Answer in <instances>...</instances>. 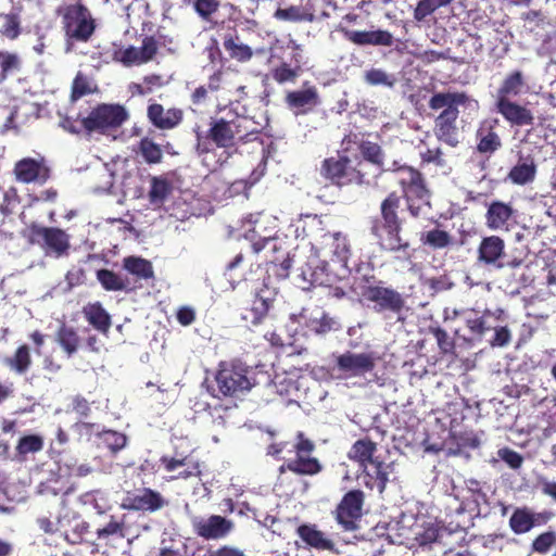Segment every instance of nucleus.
Instances as JSON below:
<instances>
[{
  "mask_svg": "<svg viewBox=\"0 0 556 556\" xmlns=\"http://www.w3.org/2000/svg\"><path fill=\"white\" fill-rule=\"evenodd\" d=\"M379 212V217L374 218L369 227L377 248L381 252L395 255L397 260H410L413 249L410 241L403 236L400 194L390 192L381 201Z\"/></svg>",
  "mask_w": 556,
  "mask_h": 556,
  "instance_id": "nucleus-1",
  "label": "nucleus"
},
{
  "mask_svg": "<svg viewBox=\"0 0 556 556\" xmlns=\"http://www.w3.org/2000/svg\"><path fill=\"white\" fill-rule=\"evenodd\" d=\"M299 222L303 224L302 235L314 240L312 249L316 260L311 262L313 269H321L324 265L327 268H331L330 261L346 266L352 254L351 243L346 233L326 231L321 215L300 214Z\"/></svg>",
  "mask_w": 556,
  "mask_h": 556,
  "instance_id": "nucleus-2",
  "label": "nucleus"
},
{
  "mask_svg": "<svg viewBox=\"0 0 556 556\" xmlns=\"http://www.w3.org/2000/svg\"><path fill=\"white\" fill-rule=\"evenodd\" d=\"M244 238L251 242L254 253H258L269 248L274 253L269 263L274 265L276 275L286 278L292 265V260L283 250L281 242L277 238V219L263 212L251 214L245 223Z\"/></svg>",
  "mask_w": 556,
  "mask_h": 556,
  "instance_id": "nucleus-3",
  "label": "nucleus"
},
{
  "mask_svg": "<svg viewBox=\"0 0 556 556\" xmlns=\"http://www.w3.org/2000/svg\"><path fill=\"white\" fill-rule=\"evenodd\" d=\"M392 175V179L400 187L410 217L419 218L431 210V190L428 187L425 175L417 168L399 161H393L386 169Z\"/></svg>",
  "mask_w": 556,
  "mask_h": 556,
  "instance_id": "nucleus-4",
  "label": "nucleus"
},
{
  "mask_svg": "<svg viewBox=\"0 0 556 556\" xmlns=\"http://www.w3.org/2000/svg\"><path fill=\"white\" fill-rule=\"evenodd\" d=\"M320 175L337 187L368 186L377 177L359 156L340 155L326 157L321 162Z\"/></svg>",
  "mask_w": 556,
  "mask_h": 556,
  "instance_id": "nucleus-5",
  "label": "nucleus"
},
{
  "mask_svg": "<svg viewBox=\"0 0 556 556\" xmlns=\"http://www.w3.org/2000/svg\"><path fill=\"white\" fill-rule=\"evenodd\" d=\"M469 97L465 92H435L429 99L428 105L432 111L442 110L434 119V134L440 141L451 147L458 144L457 119L459 105H466Z\"/></svg>",
  "mask_w": 556,
  "mask_h": 556,
  "instance_id": "nucleus-6",
  "label": "nucleus"
},
{
  "mask_svg": "<svg viewBox=\"0 0 556 556\" xmlns=\"http://www.w3.org/2000/svg\"><path fill=\"white\" fill-rule=\"evenodd\" d=\"M56 13L61 18L66 51H71L75 43H86L91 39L97 27L96 20L81 0L59 7Z\"/></svg>",
  "mask_w": 556,
  "mask_h": 556,
  "instance_id": "nucleus-7",
  "label": "nucleus"
},
{
  "mask_svg": "<svg viewBox=\"0 0 556 556\" xmlns=\"http://www.w3.org/2000/svg\"><path fill=\"white\" fill-rule=\"evenodd\" d=\"M361 281V295L374 304L375 312L400 314L405 307L403 295L391 287H384L375 275H364Z\"/></svg>",
  "mask_w": 556,
  "mask_h": 556,
  "instance_id": "nucleus-8",
  "label": "nucleus"
},
{
  "mask_svg": "<svg viewBox=\"0 0 556 556\" xmlns=\"http://www.w3.org/2000/svg\"><path fill=\"white\" fill-rule=\"evenodd\" d=\"M218 394L213 396H238L254 386L249 377L248 367L240 361L220 362L215 374Z\"/></svg>",
  "mask_w": 556,
  "mask_h": 556,
  "instance_id": "nucleus-9",
  "label": "nucleus"
},
{
  "mask_svg": "<svg viewBox=\"0 0 556 556\" xmlns=\"http://www.w3.org/2000/svg\"><path fill=\"white\" fill-rule=\"evenodd\" d=\"M127 118L128 112L123 105L102 103L81 119V126L89 135H108L119 128Z\"/></svg>",
  "mask_w": 556,
  "mask_h": 556,
  "instance_id": "nucleus-10",
  "label": "nucleus"
},
{
  "mask_svg": "<svg viewBox=\"0 0 556 556\" xmlns=\"http://www.w3.org/2000/svg\"><path fill=\"white\" fill-rule=\"evenodd\" d=\"M27 230L28 241L39 245L46 255L59 258L68 254L71 248L70 236L63 229L33 223Z\"/></svg>",
  "mask_w": 556,
  "mask_h": 556,
  "instance_id": "nucleus-11",
  "label": "nucleus"
},
{
  "mask_svg": "<svg viewBox=\"0 0 556 556\" xmlns=\"http://www.w3.org/2000/svg\"><path fill=\"white\" fill-rule=\"evenodd\" d=\"M315 444L303 433H299L298 442L294 444L295 456L285 462L280 466V473L290 471L299 476H316L323 470V465L318 458L312 456Z\"/></svg>",
  "mask_w": 556,
  "mask_h": 556,
  "instance_id": "nucleus-12",
  "label": "nucleus"
},
{
  "mask_svg": "<svg viewBox=\"0 0 556 556\" xmlns=\"http://www.w3.org/2000/svg\"><path fill=\"white\" fill-rule=\"evenodd\" d=\"M365 493L359 489L350 490L336 506L332 515L344 531H355L363 516Z\"/></svg>",
  "mask_w": 556,
  "mask_h": 556,
  "instance_id": "nucleus-13",
  "label": "nucleus"
},
{
  "mask_svg": "<svg viewBox=\"0 0 556 556\" xmlns=\"http://www.w3.org/2000/svg\"><path fill=\"white\" fill-rule=\"evenodd\" d=\"M233 131L236 130L232 129L231 122L225 118L212 119L205 136L197 131V151L201 154L208 153L211 151L210 142L223 149L235 147Z\"/></svg>",
  "mask_w": 556,
  "mask_h": 556,
  "instance_id": "nucleus-14",
  "label": "nucleus"
},
{
  "mask_svg": "<svg viewBox=\"0 0 556 556\" xmlns=\"http://www.w3.org/2000/svg\"><path fill=\"white\" fill-rule=\"evenodd\" d=\"M376 367V357L374 353H353L345 352L336 358L333 369L338 372V378L349 379L363 377L371 372Z\"/></svg>",
  "mask_w": 556,
  "mask_h": 556,
  "instance_id": "nucleus-15",
  "label": "nucleus"
},
{
  "mask_svg": "<svg viewBox=\"0 0 556 556\" xmlns=\"http://www.w3.org/2000/svg\"><path fill=\"white\" fill-rule=\"evenodd\" d=\"M266 290L251 292L239 305V315L247 326H258L268 316L273 299L266 296Z\"/></svg>",
  "mask_w": 556,
  "mask_h": 556,
  "instance_id": "nucleus-16",
  "label": "nucleus"
},
{
  "mask_svg": "<svg viewBox=\"0 0 556 556\" xmlns=\"http://www.w3.org/2000/svg\"><path fill=\"white\" fill-rule=\"evenodd\" d=\"M193 532L206 540H220L226 538L235 528L232 520L220 515H210L208 517L195 516L191 519Z\"/></svg>",
  "mask_w": 556,
  "mask_h": 556,
  "instance_id": "nucleus-17",
  "label": "nucleus"
},
{
  "mask_svg": "<svg viewBox=\"0 0 556 556\" xmlns=\"http://www.w3.org/2000/svg\"><path fill=\"white\" fill-rule=\"evenodd\" d=\"M13 175L17 182L43 185L50 179L51 169L42 157H23L14 164Z\"/></svg>",
  "mask_w": 556,
  "mask_h": 556,
  "instance_id": "nucleus-18",
  "label": "nucleus"
},
{
  "mask_svg": "<svg viewBox=\"0 0 556 556\" xmlns=\"http://www.w3.org/2000/svg\"><path fill=\"white\" fill-rule=\"evenodd\" d=\"M167 505V501L159 492L150 488H141L128 493L124 498L123 508L134 511L154 513Z\"/></svg>",
  "mask_w": 556,
  "mask_h": 556,
  "instance_id": "nucleus-19",
  "label": "nucleus"
},
{
  "mask_svg": "<svg viewBox=\"0 0 556 556\" xmlns=\"http://www.w3.org/2000/svg\"><path fill=\"white\" fill-rule=\"evenodd\" d=\"M511 203L494 200L486 205L485 226L494 231H509L517 223Z\"/></svg>",
  "mask_w": 556,
  "mask_h": 556,
  "instance_id": "nucleus-20",
  "label": "nucleus"
},
{
  "mask_svg": "<svg viewBox=\"0 0 556 556\" xmlns=\"http://www.w3.org/2000/svg\"><path fill=\"white\" fill-rule=\"evenodd\" d=\"M161 466L167 472H173L178 468L182 470L170 477V480H188L190 478H200L202 475L201 463L192 457L191 454L176 452L174 456H162L160 458Z\"/></svg>",
  "mask_w": 556,
  "mask_h": 556,
  "instance_id": "nucleus-21",
  "label": "nucleus"
},
{
  "mask_svg": "<svg viewBox=\"0 0 556 556\" xmlns=\"http://www.w3.org/2000/svg\"><path fill=\"white\" fill-rule=\"evenodd\" d=\"M505 248V241L500 236L491 235L483 237L477 248V264L502 268L504 266L502 261L506 255Z\"/></svg>",
  "mask_w": 556,
  "mask_h": 556,
  "instance_id": "nucleus-22",
  "label": "nucleus"
},
{
  "mask_svg": "<svg viewBox=\"0 0 556 556\" xmlns=\"http://www.w3.org/2000/svg\"><path fill=\"white\" fill-rule=\"evenodd\" d=\"M495 110L510 126L525 127L534 124V115L527 104L514 100L494 101Z\"/></svg>",
  "mask_w": 556,
  "mask_h": 556,
  "instance_id": "nucleus-23",
  "label": "nucleus"
},
{
  "mask_svg": "<svg viewBox=\"0 0 556 556\" xmlns=\"http://www.w3.org/2000/svg\"><path fill=\"white\" fill-rule=\"evenodd\" d=\"M285 103L295 115H305L319 105L320 99L317 88L308 86L287 92Z\"/></svg>",
  "mask_w": 556,
  "mask_h": 556,
  "instance_id": "nucleus-24",
  "label": "nucleus"
},
{
  "mask_svg": "<svg viewBox=\"0 0 556 556\" xmlns=\"http://www.w3.org/2000/svg\"><path fill=\"white\" fill-rule=\"evenodd\" d=\"M500 126L497 117L482 119L476 132L477 151L482 154H492L502 147V139L496 132Z\"/></svg>",
  "mask_w": 556,
  "mask_h": 556,
  "instance_id": "nucleus-25",
  "label": "nucleus"
},
{
  "mask_svg": "<svg viewBox=\"0 0 556 556\" xmlns=\"http://www.w3.org/2000/svg\"><path fill=\"white\" fill-rule=\"evenodd\" d=\"M149 122L160 130H170L181 124L184 111L178 108L165 110L160 103H151L147 109Z\"/></svg>",
  "mask_w": 556,
  "mask_h": 556,
  "instance_id": "nucleus-26",
  "label": "nucleus"
},
{
  "mask_svg": "<svg viewBox=\"0 0 556 556\" xmlns=\"http://www.w3.org/2000/svg\"><path fill=\"white\" fill-rule=\"evenodd\" d=\"M529 90L526 74L520 70L510 71L505 75L495 93V101L514 100Z\"/></svg>",
  "mask_w": 556,
  "mask_h": 556,
  "instance_id": "nucleus-27",
  "label": "nucleus"
},
{
  "mask_svg": "<svg viewBox=\"0 0 556 556\" xmlns=\"http://www.w3.org/2000/svg\"><path fill=\"white\" fill-rule=\"evenodd\" d=\"M312 281L327 289V295L336 300H342L346 296V291L340 283L342 279L333 273L331 268L321 267V269H313Z\"/></svg>",
  "mask_w": 556,
  "mask_h": 556,
  "instance_id": "nucleus-28",
  "label": "nucleus"
},
{
  "mask_svg": "<svg viewBox=\"0 0 556 556\" xmlns=\"http://www.w3.org/2000/svg\"><path fill=\"white\" fill-rule=\"evenodd\" d=\"M96 278L101 287L108 292H132L138 288H141V285H135L128 277H124L114 270L108 268H100L96 271Z\"/></svg>",
  "mask_w": 556,
  "mask_h": 556,
  "instance_id": "nucleus-29",
  "label": "nucleus"
},
{
  "mask_svg": "<svg viewBox=\"0 0 556 556\" xmlns=\"http://www.w3.org/2000/svg\"><path fill=\"white\" fill-rule=\"evenodd\" d=\"M81 313L93 329L104 336L109 333L112 326V318L99 301L84 305Z\"/></svg>",
  "mask_w": 556,
  "mask_h": 556,
  "instance_id": "nucleus-30",
  "label": "nucleus"
},
{
  "mask_svg": "<svg viewBox=\"0 0 556 556\" xmlns=\"http://www.w3.org/2000/svg\"><path fill=\"white\" fill-rule=\"evenodd\" d=\"M377 452V443L366 437L356 440L348 452V458L358 465L362 470H366L368 465L374 462Z\"/></svg>",
  "mask_w": 556,
  "mask_h": 556,
  "instance_id": "nucleus-31",
  "label": "nucleus"
},
{
  "mask_svg": "<svg viewBox=\"0 0 556 556\" xmlns=\"http://www.w3.org/2000/svg\"><path fill=\"white\" fill-rule=\"evenodd\" d=\"M274 17L279 21L291 23H313L316 20L315 10L311 0H305V3H302L301 5L278 8L274 13Z\"/></svg>",
  "mask_w": 556,
  "mask_h": 556,
  "instance_id": "nucleus-32",
  "label": "nucleus"
},
{
  "mask_svg": "<svg viewBox=\"0 0 556 556\" xmlns=\"http://www.w3.org/2000/svg\"><path fill=\"white\" fill-rule=\"evenodd\" d=\"M369 465L371 469L366 468L363 470L365 478L366 488L374 490L376 489L380 494L384 492L389 482L390 465L376 458Z\"/></svg>",
  "mask_w": 556,
  "mask_h": 556,
  "instance_id": "nucleus-33",
  "label": "nucleus"
},
{
  "mask_svg": "<svg viewBox=\"0 0 556 556\" xmlns=\"http://www.w3.org/2000/svg\"><path fill=\"white\" fill-rule=\"evenodd\" d=\"M358 150L362 155L361 161H365L370 170H374L377 176L381 172H386L384 165V152L382 148L377 143L369 140H362L358 143Z\"/></svg>",
  "mask_w": 556,
  "mask_h": 556,
  "instance_id": "nucleus-34",
  "label": "nucleus"
},
{
  "mask_svg": "<svg viewBox=\"0 0 556 556\" xmlns=\"http://www.w3.org/2000/svg\"><path fill=\"white\" fill-rule=\"evenodd\" d=\"M123 268L132 275V283L138 285L140 280L153 278L154 271L150 261L139 256H127L123 260Z\"/></svg>",
  "mask_w": 556,
  "mask_h": 556,
  "instance_id": "nucleus-35",
  "label": "nucleus"
},
{
  "mask_svg": "<svg viewBox=\"0 0 556 556\" xmlns=\"http://www.w3.org/2000/svg\"><path fill=\"white\" fill-rule=\"evenodd\" d=\"M223 46L228 52L229 58L238 62H248L253 56L251 47L242 43L237 34H225L223 38Z\"/></svg>",
  "mask_w": 556,
  "mask_h": 556,
  "instance_id": "nucleus-36",
  "label": "nucleus"
},
{
  "mask_svg": "<svg viewBox=\"0 0 556 556\" xmlns=\"http://www.w3.org/2000/svg\"><path fill=\"white\" fill-rule=\"evenodd\" d=\"M89 532V523L78 516L68 519L65 516L64 528L61 535L70 544H79L84 541L85 535Z\"/></svg>",
  "mask_w": 556,
  "mask_h": 556,
  "instance_id": "nucleus-37",
  "label": "nucleus"
},
{
  "mask_svg": "<svg viewBox=\"0 0 556 556\" xmlns=\"http://www.w3.org/2000/svg\"><path fill=\"white\" fill-rule=\"evenodd\" d=\"M126 444L127 437L122 432L110 429H102L97 432V447L106 448L113 455L122 451L126 446Z\"/></svg>",
  "mask_w": 556,
  "mask_h": 556,
  "instance_id": "nucleus-38",
  "label": "nucleus"
},
{
  "mask_svg": "<svg viewBox=\"0 0 556 556\" xmlns=\"http://www.w3.org/2000/svg\"><path fill=\"white\" fill-rule=\"evenodd\" d=\"M419 241L433 251L447 249L454 243L451 233L438 227L420 232Z\"/></svg>",
  "mask_w": 556,
  "mask_h": 556,
  "instance_id": "nucleus-39",
  "label": "nucleus"
},
{
  "mask_svg": "<svg viewBox=\"0 0 556 556\" xmlns=\"http://www.w3.org/2000/svg\"><path fill=\"white\" fill-rule=\"evenodd\" d=\"M536 175V165L532 159L518 162L507 174V180L514 185L525 186L534 180Z\"/></svg>",
  "mask_w": 556,
  "mask_h": 556,
  "instance_id": "nucleus-40",
  "label": "nucleus"
},
{
  "mask_svg": "<svg viewBox=\"0 0 556 556\" xmlns=\"http://www.w3.org/2000/svg\"><path fill=\"white\" fill-rule=\"evenodd\" d=\"M55 341L68 356L75 354L80 346V337L77 330L66 324H62L56 330Z\"/></svg>",
  "mask_w": 556,
  "mask_h": 556,
  "instance_id": "nucleus-41",
  "label": "nucleus"
},
{
  "mask_svg": "<svg viewBox=\"0 0 556 556\" xmlns=\"http://www.w3.org/2000/svg\"><path fill=\"white\" fill-rule=\"evenodd\" d=\"M173 191L172 182L163 176H153L150 179V190L148 193L151 204L161 206Z\"/></svg>",
  "mask_w": 556,
  "mask_h": 556,
  "instance_id": "nucleus-42",
  "label": "nucleus"
},
{
  "mask_svg": "<svg viewBox=\"0 0 556 556\" xmlns=\"http://www.w3.org/2000/svg\"><path fill=\"white\" fill-rule=\"evenodd\" d=\"M299 536L309 546L318 549H331L333 543L315 526L302 525L298 528Z\"/></svg>",
  "mask_w": 556,
  "mask_h": 556,
  "instance_id": "nucleus-43",
  "label": "nucleus"
},
{
  "mask_svg": "<svg viewBox=\"0 0 556 556\" xmlns=\"http://www.w3.org/2000/svg\"><path fill=\"white\" fill-rule=\"evenodd\" d=\"M535 523V515L527 507L516 508L509 519V527L516 534L530 531Z\"/></svg>",
  "mask_w": 556,
  "mask_h": 556,
  "instance_id": "nucleus-44",
  "label": "nucleus"
},
{
  "mask_svg": "<svg viewBox=\"0 0 556 556\" xmlns=\"http://www.w3.org/2000/svg\"><path fill=\"white\" fill-rule=\"evenodd\" d=\"M302 73V67L300 64L291 65L287 62H281L280 64L271 67L269 75L270 77L279 85L285 84H294L299 76Z\"/></svg>",
  "mask_w": 556,
  "mask_h": 556,
  "instance_id": "nucleus-45",
  "label": "nucleus"
},
{
  "mask_svg": "<svg viewBox=\"0 0 556 556\" xmlns=\"http://www.w3.org/2000/svg\"><path fill=\"white\" fill-rule=\"evenodd\" d=\"M22 70V59L15 52L0 51V84L17 75Z\"/></svg>",
  "mask_w": 556,
  "mask_h": 556,
  "instance_id": "nucleus-46",
  "label": "nucleus"
},
{
  "mask_svg": "<svg viewBox=\"0 0 556 556\" xmlns=\"http://www.w3.org/2000/svg\"><path fill=\"white\" fill-rule=\"evenodd\" d=\"M43 448V439L38 434H27L22 437L15 447L13 459L23 462L29 453H37Z\"/></svg>",
  "mask_w": 556,
  "mask_h": 556,
  "instance_id": "nucleus-47",
  "label": "nucleus"
},
{
  "mask_svg": "<svg viewBox=\"0 0 556 556\" xmlns=\"http://www.w3.org/2000/svg\"><path fill=\"white\" fill-rule=\"evenodd\" d=\"M306 328L312 333L325 336L340 329V324L329 314L323 312L319 317H311L306 321Z\"/></svg>",
  "mask_w": 556,
  "mask_h": 556,
  "instance_id": "nucleus-48",
  "label": "nucleus"
},
{
  "mask_svg": "<svg viewBox=\"0 0 556 556\" xmlns=\"http://www.w3.org/2000/svg\"><path fill=\"white\" fill-rule=\"evenodd\" d=\"M139 153L147 164H159L163 160V151L161 146L155 143L152 139L148 137H143L136 150Z\"/></svg>",
  "mask_w": 556,
  "mask_h": 556,
  "instance_id": "nucleus-49",
  "label": "nucleus"
},
{
  "mask_svg": "<svg viewBox=\"0 0 556 556\" xmlns=\"http://www.w3.org/2000/svg\"><path fill=\"white\" fill-rule=\"evenodd\" d=\"M5 363L15 372L25 374L31 365L29 346L27 344L20 345L13 356L8 358Z\"/></svg>",
  "mask_w": 556,
  "mask_h": 556,
  "instance_id": "nucleus-50",
  "label": "nucleus"
},
{
  "mask_svg": "<svg viewBox=\"0 0 556 556\" xmlns=\"http://www.w3.org/2000/svg\"><path fill=\"white\" fill-rule=\"evenodd\" d=\"M0 17L3 20L0 34L10 40L16 39L22 33L20 15L17 13H8L0 14Z\"/></svg>",
  "mask_w": 556,
  "mask_h": 556,
  "instance_id": "nucleus-51",
  "label": "nucleus"
},
{
  "mask_svg": "<svg viewBox=\"0 0 556 556\" xmlns=\"http://www.w3.org/2000/svg\"><path fill=\"white\" fill-rule=\"evenodd\" d=\"M60 480L58 479H50L45 483L40 484V494L45 497H49L51 495L58 497L59 504L64 506L65 505V496L72 492V486L63 488L59 486Z\"/></svg>",
  "mask_w": 556,
  "mask_h": 556,
  "instance_id": "nucleus-52",
  "label": "nucleus"
},
{
  "mask_svg": "<svg viewBox=\"0 0 556 556\" xmlns=\"http://www.w3.org/2000/svg\"><path fill=\"white\" fill-rule=\"evenodd\" d=\"M364 80L370 86H386L392 88L395 85V77L381 68H370L365 72Z\"/></svg>",
  "mask_w": 556,
  "mask_h": 556,
  "instance_id": "nucleus-53",
  "label": "nucleus"
},
{
  "mask_svg": "<svg viewBox=\"0 0 556 556\" xmlns=\"http://www.w3.org/2000/svg\"><path fill=\"white\" fill-rule=\"evenodd\" d=\"M0 213L4 216L13 213L16 205L20 203V195L15 187L4 189L0 186Z\"/></svg>",
  "mask_w": 556,
  "mask_h": 556,
  "instance_id": "nucleus-54",
  "label": "nucleus"
},
{
  "mask_svg": "<svg viewBox=\"0 0 556 556\" xmlns=\"http://www.w3.org/2000/svg\"><path fill=\"white\" fill-rule=\"evenodd\" d=\"M160 38H163L164 41L160 42L154 36H146L142 39V45L138 49L142 64L152 61L157 53L159 45L165 43V37L160 36Z\"/></svg>",
  "mask_w": 556,
  "mask_h": 556,
  "instance_id": "nucleus-55",
  "label": "nucleus"
},
{
  "mask_svg": "<svg viewBox=\"0 0 556 556\" xmlns=\"http://www.w3.org/2000/svg\"><path fill=\"white\" fill-rule=\"evenodd\" d=\"M244 255L242 253H239L233 257L232 261H230L227 264L225 274L229 277L231 281L248 280L249 278L245 276L244 273Z\"/></svg>",
  "mask_w": 556,
  "mask_h": 556,
  "instance_id": "nucleus-56",
  "label": "nucleus"
},
{
  "mask_svg": "<svg viewBox=\"0 0 556 556\" xmlns=\"http://www.w3.org/2000/svg\"><path fill=\"white\" fill-rule=\"evenodd\" d=\"M113 60L122 63L126 67H130L135 64H142L139 50L134 46L114 51Z\"/></svg>",
  "mask_w": 556,
  "mask_h": 556,
  "instance_id": "nucleus-57",
  "label": "nucleus"
},
{
  "mask_svg": "<svg viewBox=\"0 0 556 556\" xmlns=\"http://www.w3.org/2000/svg\"><path fill=\"white\" fill-rule=\"evenodd\" d=\"M490 315L491 314L489 312H485L480 317H473V318L466 319V326L469 329L472 338L480 340L485 334V332L491 329V326L486 321V318Z\"/></svg>",
  "mask_w": 556,
  "mask_h": 556,
  "instance_id": "nucleus-58",
  "label": "nucleus"
},
{
  "mask_svg": "<svg viewBox=\"0 0 556 556\" xmlns=\"http://www.w3.org/2000/svg\"><path fill=\"white\" fill-rule=\"evenodd\" d=\"M97 535L100 540L111 536L125 538V523L111 516V520L103 528L97 530Z\"/></svg>",
  "mask_w": 556,
  "mask_h": 556,
  "instance_id": "nucleus-59",
  "label": "nucleus"
},
{
  "mask_svg": "<svg viewBox=\"0 0 556 556\" xmlns=\"http://www.w3.org/2000/svg\"><path fill=\"white\" fill-rule=\"evenodd\" d=\"M430 333L437 340L438 346L442 354H452L455 351V342L450 338L447 332L440 327H430Z\"/></svg>",
  "mask_w": 556,
  "mask_h": 556,
  "instance_id": "nucleus-60",
  "label": "nucleus"
},
{
  "mask_svg": "<svg viewBox=\"0 0 556 556\" xmlns=\"http://www.w3.org/2000/svg\"><path fill=\"white\" fill-rule=\"evenodd\" d=\"M219 7V0H194L193 2L194 11L203 21H211Z\"/></svg>",
  "mask_w": 556,
  "mask_h": 556,
  "instance_id": "nucleus-61",
  "label": "nucleus"
},
{
  "mask_svg": "<svg viewBox=\"0 0 556 556\" xmlns=\"http://www.w3.org/2000/svg\"><path fill=\"white\" fill-rule=\"evenodd\" d=\"M229 74L223 70L215 71L207 80V88L211 92H218L220 90H230L233 87L228 80Z\"/></svg>",
  "mask_w": 556,
  "mask_h": 556,
  "instance_id": "nucleus-62",
  "label": "nucleus"
},
{
  "mask_svg": "<svg viewBox=\"0 0 556 556\" xmlns=\"http://www.w3.org/2000/svg\"><path fill=\"white\" fill-rule=\"evenodd\" d=\"M439 8L434 0H419L414 10V20L418 23L424 22Z\"/></svg>",
  "mask_w": 556,
  "mask_h": 556,
  "instance_id": "nucleus-63",
  "label": "nucleus"
},
{
  "mask_svg": "<svg viewBox=\"0 0 556 556\" xmlns=\"http://www.w3.org/2000/svg\"><path fill=\"white\" fill-rule=\"evenodd\" d=\"M556 542V534L552 531L541 533L532 543V549L536 553L544 554L549 551V548Z\"/></svg>",
  "mask_w": 556,
  "mask_h": 556,
  "instance_id": "nucleus-64",
  "label": "nucleus"
}]
</instances>
